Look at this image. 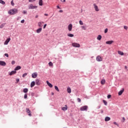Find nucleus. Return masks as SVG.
I'll return each instance as SVG.
<instances>
[{"mask_svg":"<svg viewBox=\"0 0 128 128\" xmlns=\"http://www.w3.org/2000/svg\"><path fill=\"white\" fill-rule=\"evenodd\" d=\"M42 22H38V26H40V28H42Z\"/></svg>","mask_w":128,"mask_h":128,"instance_id":"30","label":"nucleus"},{"mask_svg":"<svg viewBox=\"0 0 128 128\" xmlns=\"http://www.w3.org/2000/svg\"><path fill=\"white\" fill-rule=\"evenodd\" d=\"M108 98H112V95L109 94L107 96Z\"/></svg>","mask_w":128,"mask_h":128,"instance_id":"40","label":"nucleus"},{"mask_svg":"<svg viewBox=\"0 0 128 128\" xmlns=\"http://www.w3.org/2000/svg\"><path fill=\"white\" fill-rule=\"evenodd\" d=\"M42 24H44V22H42Z\"/></svg>","mask_w":128,"mask_h":128,"instance_id":"59","label":"nucleus"},{"mask_svg":"<svg viewBox=\"0 0 128 128\" xmlns=\"http://www.w3.org/2000/svg\"><path fill=\"white\" fill-rule=\"evenodd\" d=\"M11 4H12V6H14V0H12L11 1Z\"/></svg>","mask_w":128,"mask_h":128,"instance_id":"36","label":"nucleus"},{"mask_svg":"<svg viewBox=\"0 0 128 128\" xmlns=\"http://www.w3.org/2000/svg\"><path fill=\"white\" fill-rule=\"evenodd\" d=\"M39 6H42V0H39Z\"/></svg>","mask_w":128,"mask_h":128,"instance_id":"28","label":"nucleus"},{"mask_svg":"<svg viewBox=\"0 0 128 128\" xmlns=\"http://www.w3.org/2000/svg\"><path fill=\"white\" fill-rule=\"evenodd\" d=\"M88 106H82L80 108V110L82 112L84 110H88Z\"/></svg>","mask_w":128,"mask_h":128,"instance_id":"3","label":"nucleus"},{"mask_svg":"<svg viewBox=\"0 0 128 128\" xmlns=\"http://www.w3.org/2000/svg\"><path fill=\"white\" fill-rule=\"evenodd\" d=\"M32 78H38V73L37 72H34L32 74Z\"/></svg>","mask_w":128,"mask_h":128,"instance_id":"4","label":"nucleus"},{"mask_svg":"<svg viewBox=\"0 0 128 128\" xmlns=\"http://www.w3.org/2000/svg\"><path fill=\"white\" fill-rule=\"evenodd\" d=\"M44 15L46 16H48V14H44Z\"/></svg>","mask_w":128,"mask_h":128,"instance_id":"53","label":"nucleus"},{"mask_svg":"<svg viewBox=\"0 0 128 128\" xmlns=\"http://www.w3.org/2000/svg\"><path fill=\"white\" fill-rule=\"evenodd\" d=\"M37 6H34L32 4H30L28 6L29 10H32L34 8H36Z\"/></svg>","mask_w":128,"mask_h":128,"instance_id":"8","label":"nucleus"},{"mask_svg":"<svg viewBox=\"0 0 128 128\" xmlns=\"http://www.w3.org/2000/svg\"><path fill=\"white\" fill-rule=\"evenodd\" d=\"M16 64V61L12 60V64Z\"/></svg>","mask_w":128,"mask_h":128,"instance_id":"41","label":"nucleus"},{"mask_svg":"<svg viewBox=\"0 0 128 128\" xmlns=\"http://www.w3.org/2000/svg\"><path fill=\"white\" fill-rule=\"evenodd\" d=\"M46 84H47L48 86H50V88H52V84L50 83V82H48V81H46Z\"/></svg>","mask_w":128,"mask_h":128,"instance_id":"19","label":"nucleus"},{"mask_svg":"<svg viewBox=\"0 0 128 128\" xmlns=\"http://www.w3.org/2000/svg\"><path fill=\"white\" fill-rule=\"evenodd\" d=\"M114 40H110V41H106V44H114Z\"/></svg>","mask_w":128,"mask_h":128,"instance_id":"14","label":"nucleus"},{"mask_svg":"<svg viewBox=\"0 0 128 128\" xmlns=\"http://www.w3.org/2000/svg\"><path fill=\"white\" fill-rule=\"evenodd\" d=\"M6 65V62L2 60H0V66H5Z\"/></svg>","mask_w":128,"mask_h":128,"instance_id":"9","label":"nucleus"},{"mask_svg":"<svg viewBox=\"0 0 128 128\" xmlns=\"http://www.w3.org/2000/svg\"><path fill=\"white\" fill-rule=\"evenodd\" d=\"M10 41V38H8L7 40H6L4 42V44L5 45L8 44Z\"/></svg>","mask_w":128,"mask_h":128,"instance_id":"11","label":"nucleus"},{"mask_svg":"<svg viewBox=\"0 0 128 128\" xmlns=\"http://www.w3.org/2000/svg\"><path fill=\"white\" fill-rule=\"evenodd\" d=\"M22 13L24 14H26V12L25 11V10H24Z\"/></svg>","mask_w":128,"mask_h":128,"instance_id":"47","label":"nucleus"},{"mask_svg":"<svg viewBox=\"0 0 128 128\" xmlns=\"http://www.w3.org/2000/svg\"><path fill=\"white\" fill-rule=\"evenodd\" d=\"M16 84H18V82H20V79H18V78L16 79Z\"/></svg>","mask_w":128,"mask_h":128,"instance_id":"48","label":"nucleus"},{"mask_svg":"<svg viewBox=\"0 0 128 128\" xmlns=\"http://www.w3.org/2000/svg\"><path fill=\"white\" fill-rule=\"evenodd\" d=\"M54 88L57 92H60V90L58 89V88L57 87V86H54Z\"/></svg>","mask_w":128,"mask_h":128,"instance_id":"31","label":"nucleus"},{"mask_svg":"<svg viewBox=\"0 0 128 128\" xmlns=\"http://www.w3.org/2000/svg\"><path fill=\"white\" fill-rule=\"evenodd\" d=\"M114 124H116V126H118V123H116V122H114Z\"/></svg>","mask_w":128,"mask_h":128,"instance_id":"45","label":"nucleus"},{"mask_svg":"<svg viewBox=\"0 0 128 128\" xmlns=\"http://www.w3.org/2000/svg\"><path fill=\"white\" fill-rule=\"evenodd\" d=\"M57 8H59L60 9V6H57Z\"/></svg>","mask_w":128,"mask_h":128,"instance_id":"55","label":"nucleus"},{"mask_svg":"<svg viewBox=\"0 0 128 128\" xmlns=\"http://www.w3.org/2000/svg\"><path fill=\"white\" fill-rule=\"evenodd\" d=\"M79 24H80L81 26H82V24H84V22H82V20H80L79 21Z\"/></svg>","mask_w":128,"mask_h":128,"instance_id":"33","label":"nucleus"},{"mask_svg":"<svg viewBox=\"0 0 128 128\" xmlns=\"http://www.w3.org/2000/svg\"><path fill=\"white\" fill-rule=\"evenodd\" d=\"M36 85V82L34 81H33L30 84V88H34V86Z\"/></svg>","mask_w":128,"mask_h":128,"instance_id":"15","label":"nucleus"},{"mask_svg":"<svg viewBox=\"0 0 128 128\" xmlns=\"http://www.w3.org/2000/svg\"><path fill=\"white\" fill-rule=\"evenodd\" d=\"M36 18H38V16L36 15Z\"/></svg>","mask_w":128,"mask_h":128,"instance_id":"56","label":"nucleus"},{"mask_svg":"<svg viewBox=\"0 0 128 128\" xmlns=\"http://www.w3.org/2000/svg\"><path fill=\"white\" fill-rule=\"evenodd\" d=\"M36 84L37 86H40V81L39 79H36Z\"/></svg>","mask_w":128,"mask_h":128,"instance_id":"12","label":"nucleus"},{"mask_svg":"<svg viewBox=\"0 0 128 128\" xmlns=\"http://www.w3.org/2000/svg\"><path fill=\"white\" fill-rule=\"evenodd\" d=\"M124 92V89L122 88V90H120L118 92V96H122V93Z\"/></svg>","mask_w":128,"mask_h":128,"instance_id":"13","label":"nucleus"},{"mask_svg":"<svg viewBox=\"0 0 128 128\" xmlns=\"http://www.w3.org/2000/svg\"><path fill=\"white\" fill-rule=\"evenodd\" d=\"M52 96H54V93H52Z\"/></svg>","mask_w":128,"mask_h":128,"instance_id":"58","label":"nucleus"},{"mask_svg":"<svg viewBox=\"0 0 128 128\" xmlns=\"http://www.w3.org/2000/svg\"><path fill=\"white\" fill-rule=\"evenodd\" d=\"M28 76V73H24L22 74V78H24V76Z\"/></svg>","mask_w":128,"mask_h":128,"instance_id":"35","label":"nucleus"},{"mask_svg":"<svg viewBox=\"0 0 128 128\" xmlns=\"http://www.w3.org/2000/svg\"><path fill=\"white\" fill-rule=\"evenodd\" d=\"M26 112L28 114V115L29 116H32V114L30 112V108H26Z\"/></svg>","mask_w":128,"mask_h":128,"instance_id":"7","label":"nucleus"},{"mask_svg":"<svg viewBox=\"0 0 128 128\" xmlns=\"http://www.w3.org/2000/svg\"><path fill=\"white\" fill-rule=\"evenodd\" d=\"M93 6H94V8L96 12H98L100 10L98 9V6H96V4H94Z\"/></svg>","mask_w":128,"mask_h":128,"instance_id":"6","label":"nucleus"},{"mask_svg":"<svg viewBox=\"0 0 128 128\" xmlns=\"http://www.w3.org/2000/svg\"><path fill=\"white\" fill-rule=\"evenodd\" d=\"M46 28V24H45L43 28Z\"/></svg>","mask_w":128,"mask_h":128,"instance_id":"51","label":"nucleus"},{"mask_svg":"<svg viewBox=\"0 0 128 128\" xmlns=\"http://www.w3.org/2000/svg\"><path fill=\"white\" fill-rule=\"evenodd\" d=\"M0 4H6V2H4L2 0H0Z\"/></svg>","mask_w":128,"mask_h":128,"instance_id":"29","label":"nucleus"},{"mask_svg":"<svg viewBox=\"0 0 128 128\" xmlns=\"http://www.w3.org/2000/svg\"><path fill=\"white\" fill-rule=\"evenodd\" d=\"M16 74V71H12L10 72L9 73V74L10 76H12V74Z\"/></svg>","mask_w":128,"mask_h":128,"instance_id":"16","label":"nucleus"},{"mask_svg":"<svg viewBox=\"0 0 128 128\" xmlns=\"http://www.w3.org/2000/svg\"><path fill=\"white\" fill-rule=\"evenodd\" d=\"M68 30L69 32H72V24H70L68 26Z\"/></svg>","mask_w":128,"mask_h":128,"instance_id":"10","label":"nucleus"},{"mask_svg":"<svg viewBox=\"0 0 128 128\" xmlns=\"http://www.w3.org/2000/svg\"><path fill=\"white\" fill-rule=\"evenodd\" d=\"M100 84H106V80L102 79V80L100 81Z\"/></svg>","mask_w":128,"mask_h":128,"instance_id":"22","label":"nucleus"},{"mask_svg":"<svg viewBox=\"0 0 128 128\" xmlns=\"http://www.w3.org/2000/svg\"><path fill=\"white\" fill-rule=\"evenodd\" d=\"M20 68H22V67L20 66H17L15 69L14 70H20Z\"/></svg>","mask_w":128,"mask_h":128,"instance_id":"21","label":"nucleus"},{"mask_svg":"<svg viewBox=\"0 0 128 128\" xmlns=\"http://www.w3.org/2000/svg\"><path fill=\"white\" fill-rule=\"evenodd\" d=\"M122 120H123L122 122H124V120H126V118H124V117H123Z\"/></svg>","mask_w":128,"mask_h":128,"instance_id":"49","label":"nucleus"},{"mask_svg":"<svg viewBox=\"0 0 128 128\" xmlns=\"http://www.w3.org/2000/svg\"><path fill=\"white\" fill-rule=\"evenodd\" d=\"M62 110H68V106L66 105L65 107H62Z\"/></svg>","mask_w":128,"mask_h":128,"instance_id":"20","label":"nucleus"},{"mask_svg":"<svg viewBox=\"0 0 128 128\" xmlns=\"http://www.w3.org/2000/svg\"><path fill=\"white\" fill-rule=\"evenodd\" d=\"M108 28H106V29L104 30V33H105V34H106V32H108Z\"/></svg>","mask_w":128,"mask_h":128,"instance_id":"46","label":"nucleus"},{"mask_svg":"<svg viewBox=\"0 0 128 128\" xmlns=\"http://www.w3.org/2000/svg\"><path fill=\"white\" fill-rule=\"evenodd\" d=\"M72 46L74 48H80V44L76 42L72 43Z\"/></svg>","mask_w":128,"mask_h":128,"instance_id":"2","label":"nucleus"},{"mask_svg":"<svg viewBox=\"0 0 128 128\" xmlns=\"http://www.w3.org/2000/svg\"><path fill=\"white\" fill-rule=\"evenodd\" d=\"M96 60L97 62H102V58L100 56H97Z\"/></svg>","mask_w":128,"mask_h":128,"instance_id":"5","label":"nucleus"},{"mask_svg":"<svg viewBox=\"0 0 128 128\" xmlns=\"http://www.w3.org/2000/svg\"><path fill=\"white\" fill-rule=\"evenodd\" d=\"M24 98H28V94H25L24 95Z\"/></svg>","mask_w":128,"mask_h":128,"instance_id":"39","label":"nucleus"},{"mask_svg":"<svg viewBox=\"0 0 128 128\" xmlns=\"http://www.w3.org/2000/svg\"><path fill=\"white\" fill-rule=\"evenodd\" d=\"M62 2H66V0H60Z\"/></svg>","mask_w":128,"mask_h":128,"instance_id":"52","label":"nucleus"},{"mask_svg":"<svg viewBox=\"0 0 128 128\" xmlns=\"http://www.w3.org/2000/svg\"><path fill=\"white\" fill-rule=\"evenodd\" d=\"M36 2V0H29V2Z\"/></svg>","mask_w":128,"mask_h":128,"instance_id":"42","label":"nucleus"},{"mask_svg":"<svg viewBox=\"0 0 128 128\" xmlns=\"http://www.w3.org/2000/svg\"><path fill=\"white\" fill-rule=\"evenodd\" d=\"M23 92H24L26 93V92H28V89L26 88H24Z\"/></svg>","mask_w":128,"mask_h":128,"instance_id":"27","label":"nucleus"},{"mask_svg":"<svg viewBox=\"0 0 128 128\" xmlns=\"http://www.w3.org/2000/svg\"><path fill=\"white\" fill-rule=\"evenodd\" d=\"M21 23L22 24H24V20H21Z\"/></svg>","mask_w":128,"mask_h":128,"instance_id":"50","label":"nucleus"},{"mask_svg":"<svg viewBox=\"0 0 128 128\" xmlns=\"http://www.w3.org/2000/svg\"><path fill=\"white\" fill-rule=\"evenodd\" d=\"M124 68H128V66H124Z\"/></svg>","mask_w":128,"mask_h":128,"instance_id":"57","label":"nucleus"},{"mask_svg":"<svg viewBox=\"0 0 128 128\" xmlns=\"http://www.w3.org/2000/svg\"><path fill=\"white\" fill-rule=\"evenodd\" d=\"M104 120L105 122H108L109 120H110V118L106 116Z\"/></svg>","mask_w":128,"mask_h":128,"instance_id":"17","label":"nucleus"},{"mask_svg":"<svg viewBox=\"0 0 128 128\" xmlns=\"http://www.w3.org/2000/svg\"><path fill=\"white\" fill-rule=\"evenodd\" d=\"M67 92L68 94H70V92H72V89H70V88H67Z\"/></svg>","mask_w":128,"mask_h":128,"instance_id":"23","label":"nucleus"},{"mask_svg":"<svg viewBox=\"0 0 128 128\" xmlns=\"http://www.w3.org/2000/svg\"><path fill=\"white\" fill-rule=\"evenodd\" d=\"M62 10H60L59 12H62Z\"/></svg>","mask_w":128,"mask_h":128,"instance_id":"54","label":"nucleus"},{"mask_svg":"<svg viewBox=\"0 0 128 128\" xmlns=\"http://www.w3.org/2000/svg\"><path fill=\"white\" fill-rule=\"evenodd\" d=\"M68 36H70V38H74V34H68Z\"/></svg>","mask_w":128,"mask_h":128,"instance_id":"26","label":"nucleus"},{"mask_svg":"<svg viewBox=\"0 0 128 128\" xmlns=\"http://www.w3.org/2000/svg\"><path fill=\"white\" fill-rule=\"evenodd\" d=\"M8 14H10L11 16H12V14H18V9L14 8V9H12V10H10L8 12Z\"/></svg>","mask_w":128,"mask_h":128,"instance_id":"1","label":"nucleus"},{"mask_svg":"<svg viewBox=\"0 0 128 128\" xmlns=\"http://www.w3.org/2000/svg\"><path fill=\"white\" fill-rule=\"evenodd\" d=\"M48 64H49L50 66H53L52 62H50L48 63Z\"/></svg>","mask_w":128,"mask_h":128,"instance_id":"37","label":"nucleus"},{"mask_svg":"<svg viewBox=\"0 0 128 128\" xmlns=\"http://www.w3.org/2000/svg\"><path fill=\"white\" fill-rule=\"evenodd\" d=\"M81 28H82V30H86V26H82Z\"/></svg>","mask_w":128,"mask_h":128,"instance_id":"34","label":"nucleus"},{"mask_svg":"<svg viewBox=\"0 0 128 128\" xmlns=\"http://www.w3.org/2000/svg\"><path fill=\"white\" fill-rule=\"evenodd\" d=\"M4 56H6V58H8V54L6 53L4 54Z\"/></svg>","mask_w":128,"mask_h":128,"instance_id":"43","label":"nucleus"},{"mask_svg":"<svg viewBox=\"0 0 128 128\" xmlns=\"http://www.w3.org/2000/svg\"><path fill=\"white\" fill-rule=\"evenodd\" d=\"M97 40H102V35H98L97 37Z\"/></svg>","mask_w":128,"mask_h":128,"instance_id":"24","label":"nucleus"},{"mask_svg":"<svg viewBox=\"0 0 128 128\" xmlns=\"http://www.w3.org/2000/svg\"><path fill=\"white\" fill-rule=\"evenodd\" d=\"M42 30V28H40L38 29V30H36V32H37V34H40V32H41Z\"/></svg>","mask_w":128,"mask_h":128,"instance_id":"18","label":"nucleus"},{"mask_svg":"<svg viewBox=\"0 0 128 128\" xmlns=\"http://www.w3.org/2000/svg\"><path fill=\"white\" fill-rule=\"evenodd\" d=\"M118 54H120V56H124V52L122 51H118Z\"/></svg>","mask_w":128,"mask_h":128,"instance_id":"25","label":"nucleus"},{"mask_svg":"<svg viewBox=\"0 0 128 128\" xmlns=\"http://www.w3.org/2000/svg\"><path fill=\"white\" fill-rule=\"evenodd\" d=\"M103 102L105 106H108V102H106V101L103 100Z\"/></svg>","mask_w":128,"mask_h":128,"instance_id":"32","label":"nucleus"},{"mask_svg":"<svg viewBox=\"0 0 128 128\" xmlns=\"http://www.w3.org/2000/svg\"><path fill=\"white\" fill-rule=\"evenodd\" d=\"M124 30H127L128 28V26H124Z\"/></svg>","mask_w":128,"mask_h":128,"instance_id":"38","label":"nucleus"},{"mask_svg":"<svg viewBox=\"0 0 128 128\" xmlns=\"http://www.w3.org/2000/svg\"><path fill=\"white\" fill-rule=\"evenodd\" d=\"M78 102H82V100L80 98H78Z\"/></svg>","mask_w":128,"mask_h":128,"instance_id":"44","label":"nucleus"}]
</instances>
